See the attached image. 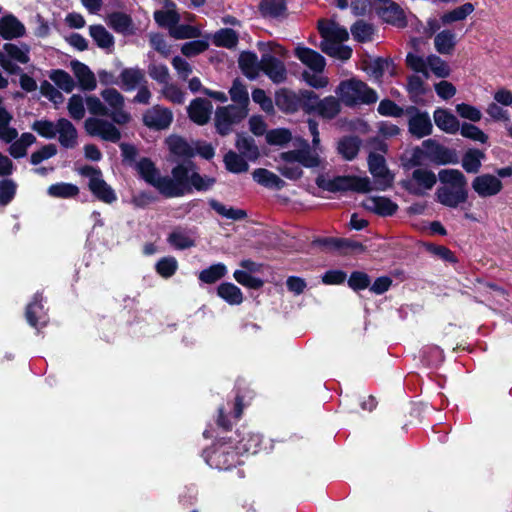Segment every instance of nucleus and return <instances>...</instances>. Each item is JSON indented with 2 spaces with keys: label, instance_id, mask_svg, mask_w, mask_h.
<instances>
[{
  "label": "nucleus",
  "instance_id": "obj_4",
  "mask_svg": "<svg viewBox=\"0 0 512 512\" xmlns=\"http://www.w3.org/2000/svg\"><path fill=\"white\" fill-rule=\"evenodd\" d=\"M316 185L320 189L331 193L352 191L364 194L374 190V187L368 177L356 175H339L332 179H326L323 176H318L316 178Z\"/></svg>",
  "mask_w": 512,
  "mask_h": 512
},
{
  "label": "nucleus",
  "instance_id": "obj_30",
  "mask_svg": "<svg viewBox=\"0 0 512 512\" xmlns=\"http://www.w3.org/2000/svg\"><path fill=\"white\" fill-rule=\"evenodd\" d=\"M166 7H172V9L167 10H156L153 14L155 22L158 26L162 28H167L169 30V34L171 33V29H174L176 24L180 22V14L176 11L175 3L171 0H166Z\"/></svg>",
  "mask_w": 512,
  "mask_h": 512
},
{
  "label": "nucleus",
  "instance_id": "obj_12",
  "mask_svg": "<svg viewBox=\"0 0 512 512\" xmlns=\"http://www.w3.org/2000/svg\"><path fill=\"white\" fill-rule=\"evenodd\" d=\"M422 147L427 151V159L437 165L457 164L458 157L454 149L445 147L434 139H426Z\"/></svg>",
  "mask_w": 512,
  "mask_h": 512
},
{
  "label": "nucleus",
  "instance_id": "obj_21",
  "mask_svg": "<svg viewBox=\"0 0 512 512\" xmlns=\"http://www.w3.org/2000/svg\"><path fill=\"white\" fill-rule=\"evenodd\" d=\"M295 56L315 73H321L325 69L326 60L316 50L308 47H297Z\"/></svg>",
  "mask_w": 512,
  "mask_h": 512
},
{
  "label": "nucleus",
  "instance_id": "obj_61",
  "mask_svg": "<svg viewBox=\"0 0 512 512\" xmlns=\"http://www.w3.org/2000/svg\"><path fill=\"white\" fill-rule=\"evenodd\" d=\"M201 35V30L189 24H176L174 29H171L170 36L174 39H195Z\"/></svg>",
  "mask_w": 512,
  "mask_h": 512
},
{
  "label": "nucleus",
  "instance_id": "obj_2",
  "mask_svg": "<svg viewBox=\"0 0 512 512\" xmlns=\"http://www.w3.org/2000/svg\"><path fill=\"white\" fill-rule=\"evenodd\" d=\"M202 455L211 468L219 471H229L244 464L233 437H219Z\"/></svg>",
  "mask_w": 512,
  "mask_h": 512
},
{
  "label": "nucleus",
  "instance_id": "obj_56",
  "mask_svg": "<svg viewBox=\"0 0 512 512\" xmlns=\"http://www.w3.org/2000/svg\"><path fill=\"white\" fill-rule=\"evenodd\" d=\"M292 139V133L287 128L271 129L266 133V141L269 145L283 146Z\"/></svg>",
  "mask_w": 512,
  "mask_h": 512
},
{
  "label": "nucleus",
  "instance_id": "obj_53",
  "mask_svg": "<svg viewBox=\"0 0 512 512\" xmlns=\"http://www.w3.org/2000/svg\"><path fill=\"white\" fill-rule=\"evenodd\" d=\"M406 90L410 99L417 103L416 97L426 95L429 91L423 79L418 75H410L407 77Z\"/></svg>",
  "mask_w": 512,
  "mask_h": 512
},
{
  "label": "nucleus",
  "instance_id": "obj_35",
  "mask_svg": "<svg viewBox=\"0 0 512 512\" xmlns=\"http://www.w3.org/2000/svg\"><path fill=\"white\" fill-rule=\"evenodd\" d=\"M341 100L334 96H327L323 99H319L318 108L316 111V115L324 118V119H333L335 118L341 111Z\"/></svg>",
  "mask_w": 512,
  "mask_h": 512
},
{
  "label": "nucleus",
  "instance_id": "obj_31",
  "mask_svg": "<svg viewBox=\"0 0 512 512\" xmlns=\"http://www.w3.org/2000/svg\"><path fill=\"white\" fill-rule=\"evenodd\" d=\"M362 141L357 135L343 136L338 141L337 151L346 161L354 160L360 151Z\"/></svg>",
  "mask_w": 512,
  "mask_h": 512
},
{
  "label": "nucleus",
  "instance_id": "obj_45",
  "mask_svg": "<svg viewBox=\"0 0 512 512\" xmlns=\"http://www.w3.org/2000/svg\"><path fill=\"white\" fill-rule=\"evenodd\" d=\"M48 194L55 198H74L79 194V187L72 183L59 182L48 187Z\"/></svg>",
  "mask_w": 512,
  "mask_h": 512
},
{
  "label": "nucleus",
  "instance_id": "obj_1",
  "mask_svg": "<svg viewBox=\"0 0 512 512\" xmlns=\"http://www.w3.org/2000/svg\"><path fill=\"white\" fill-rule=\"evenodd\" d=\"M191 162L176 164L171 176H162L155 163L148 157H142L135 165L139 176L153 186L165 198H176L192 194L194 191L206 192L216 183L214 177L191 171Z\"/></svg>",
  "mask_w": 512,
  "mask_h": 512
},
{
  "label": "nucleus",
  "instance_id": "obj_23",
  "mask_svg": "<svg viewBox=\"0 0 512 512\" xmlns=\"http://www.w3.org/2000/svg\"><path fill=\"white\" fill-rule=\"evenodd\" d=\"M433 124L429 113L424 111L415 117L408 119V132L417 139H422L432 134Z\"/></svg>",
  "mask_w": 512,
  "mask_h": 512
},
{
  "label": "nucleus",
  "instance_id": "obj_42",
  "mask_svg": "<svg viewBox=\"0 0 512 512\" xmlns=\"http://www.w3.org/2000/svg\"><path fill=\"white\" fill-rule=\"evenodd\" d=\"M235 146L242 155L251 160H254L259 156V149L255 140L250 136H245L243 133L237 134Z\"/></svg>",
  "mask_w": 512,
  "mask_h": 512
},
{
  "label": "nucleus",
  "instance_id": "obj_43",
  "mask_svg": "<svg viewBox=\"0 0 512 512\" xmlns=\"http://www.w3.org/2000/svg\"><path fill=\"white\" fill-rule=\"evenodd\" d=\"M225 168L234 174H240L248 171L249 165L247 161L236 152L229 150L223 158Z\"/></svg>",
  "mask_w": 512,
  "mask_h": 512
},
{
  "label": "nucleus",
  "instance_id": "obj_22",
  "mask_svg": "<svg viewBox=\"0 0 512 512\" xmlns=\"http://www.w3.org/2000/svg\"><path fill=\"white\" fill-rule=\"evenodd\" d=\"M26 33L24 24L13 14L4 15L0 19V35L5 40L23 37Z\"/></svg>",
  "mask_w": 512,
  "mask_h": 512
},
{
  "label": "nucleus",
  "instance_id": "obj_38",
  "mask_svg": "<svg viewBox=\"0 0 512 512\" xmlns=\"http://www.w3.org/2000/svg\"><path fill=\"white\" fill-rule=\"evenodd\" d=\"M208 204L216 213L227 219L241 221L247 218V212L245 210L234 207H226L216 199H209Z\"/></svg>",
  "mask_w": 512,
  "mask_h": 512
},
{
  "label": "nucleus",
  "instance_id": "obj_47",
  "mask_svg": "<svg viewBox=\"0 0 512 512\" xmlns=\"http://www.w3.org/2000/svg\"><path fill=\"white\" fill-rule=\"evenodd\" d=\"M49 78L55 85L66 93H71L75 88V82L71 75L63 69H54L50 72Z\"/></svg>",
  "mask_w": 512,
  "mask_h": 512
},
{
  "label": "nucleus",
  "instance_id": "obj_63",
  "mask_svg": "<svg viewBox=\"0 0 512 512\" xmlns=\"http://www.w3.org/2000/svg\"><path fill=\"white\" fill-rule=\"evenodd\" d=\"M427 158V151L424 148L416 146L412 149L409 158H401L402 166L405 170H409L414 167H420L424 164V159Z\"/></svg>",
  "mask_w": 512,
  "mask_h": 512
},
{
  "label": "nucleus",
  "instance_id": "obj_9",
  "mask_svg": "<svg viewBox=\"0 0 512 512\" xmlns=\"http://www.w3.org/2000/svg\"><path fill=\"white\" fill-rule=\"evenodd\" d=\"M368 169L375 179V188L379 191H386L392 187L394 182V174L386 165L383 155L370 152L367 158Z\"/></svg>",
  "mask_w": 512,
  "mask_h": 512
},
{
  "label": "nucleus",
  "instance_id": "obj_39",
  "mask_svg": "<svg viewBox=\"0 0 512 512\" xmlns=\"http://www.w3.org/2000/svg\"><path fill=\"white\" fill-rule=\"evenodd\" d=\"M239 42L238 33L231 28H221L213 35V44L217 47L233 49Z\"/></svg>",
  "mask_w": 512,
  "mask_h": 512
},
{
  "label": "nucleus",
  "instance_id": "obj_52",
  "mask_svg": "<svg viewBox=\"0 0 512 512\" xmlns=\"http://www.w3.org/2000/svg\"><path fill=\"white\" fill-rule=\"evenodd\" d=\"M167 242L177 250H185L195 246V241L180 229L173 230L168 235Z\"/></svg>",
  "mask_w": 512,
  "mask_h": 512
},
{
  "label": "nucleus",
  "instance_id": "obj_57",
  "mask_svg": "<svg viewBox=\"0 0 512 512\" xmlns=\"http://www.w3.org/2000/svg\"><path fill=\"white\" fill-rule=\"evenodd\" d=\"M347 284L355 292L369 288L371 277L364 271H353L347 279Z\"/></svg>",
  "mask_w": 512,
  "mask_h": 512
},
{
  "label": "nucleus",
  "instance_id": "obj_17",
  "mask_svg": "<svg viewBox=\"0 0 512 512\" xmlns=\"http://www.w3.org/2000/svg\"><path fill=\"white\" fill-rule=\"evenodd\" d=\"M212 109L211 101L198 97L190 102L187 113L192 122L202 126L209 122Z\"/></svg>",
  "mask_w": 512,
  "mask_h": 512
},
{
  "label": "nucleus",
  "instance_id": "obj_29",
  "mask_svg": "<svg viewBox=\"0 0 512 512\" xmlns=\"http://www.w3.org/2000/svg\"><path fill=\"white\" fill-rule=\"evenodd\" d=\"M287 10L285 0H261L258 5V11L263 18H285L287 16Z\"/></svg>",
  "mask_w": 512,
  "mask_h": 512
},
{
  "label": "nucleus",
  "instance_id": "obj_5",
  "mask_svg": "<svg viewBox=\"0 0 512 512\" xmlns=\"http://www.w3.org/2000/svg\"><path fill=\"white\" fill-rule=\"evenodd\" d=\"M83 177H89L88 188L90 192L101 202L112 204L117 200L113 188L103 179L102 171L98 167L84 165L77 169Z\"/></svg>",
  "mask_w": 512,
  "mask_h": 512
},
{
  "label": "nucleus",
  "instance_id": "obj_40",
  "mask_svg": "<svg viewBox=\"0 0 512 512\" xmlns=\"http://www.w3.org/2000/svg\"><path fill=\"white\" fill-rule=\"evenodd\" d=\"M89 34L99 48L108 49L114 45L113 35L101 24L91 25Z\"/></svg>",
  "mask_w": 512,
  "mask_h": 512
},
{
  "label": "nucleus",
  "instance_id": "obj_6",
  "mask_svg": "<svg viewBox=\"0 0 512 512\" xmlns=\"http://www.w3.org/2000/svg\"><path fill=\"white\" fill-rule=\"evenodd\" d=\"M248 115V108L230 104L219 106L215 111L216 132L224 137L232 132V126L241 123Z\"/></svg>",
  "mask_w": 512,
  "mask_h": 512
},
{
  "label": "nucleus",
  "instance_id": "obj_44",
  "mask_svg": "<svg viewBox=\"0 0 512 512\" xmlns=\"http://www.w3.org/2000/svg\"><path fill=\"white\" fill-rule=\"evenodd\" d=\"M353 39L359 43L372 40L374 26L364 20H357L350 28Z\"/></svg>",
  "mask_w": 512,
  "mask_h": 512
},
{
  "label": "nucleus",
  "instance_id": "obj_36",
  "mask_svg": "<svg viewBox=\"0 0 512 512\" xmlns=\"http://www.w3.org/2000/svg\"><path fill=\"white\" fill-rule=\"evenodd\" d=\"M217 295L230 305H240L243 302L241 289L231 282L221 283L217 287Z\"/></svg>",
  "mask_w": 512,
  "mask_h": 512
},
{
  "label": "nucleus",
  "instance_id": "obj_32",
  "mask_svg": "<svg viewBox=\"0 0 512 512\" xmlns=\"http://www.w3.org/2000/svg\"><path fill=\"white\" fill-rule=\"evenodd\" d=\"M252 176L254 181L269 189L281 190L286 185L284 180L265 168L255 169L252 173Z\"/></svg>",
  "mask_w": 512,
  "mask_h": 512
},
{
  "label": "nucleus",
  "instance_id": "obj_33",
  "mask_svg": "<svg viewBox=\"0 0 512 512\" xmlns=\"http://www.w3.org/2000/svg\"><path fill=\"white\" fill-rule=\"evenodd\" d=\"M43 314V294L38 291L34 294L32 301L26 306L25 317L31 327L37 328Z\"/></svg>",
  "mask_w": 512,
  "mask_h": 512
},
{
  "label": "nucleus",
  "instance_id": "obj_15",
  "mask_svg": "<svg viewBox=\"0 0 512 512\" xmlns=\"http://www.w3.org/2000/svg\"><path fill=\"white\" fill-rule=\"evenodd\" d=\"M473 190L482 198L491 197L501 192V180L492 174H482L472 181Z\"/></svg>",
  "mask_w": 512,
  "mask_h": 512
},
{
  "label": "nucleus",
  "instance_id": "obj_54",
  "mask_svg": "<svg viewBox=\"0 0 512 512\" xmlns=\"http://www.w3.org/2000/svg\"><path fill=\"white\" fill-rule=\"evenodd\" d=\"M177 269L178 261L173 256L162 257L155 264V271L159 276L165 279L172 277Z\"/></svg>",
  "mask_w": 512,
  "mask_h": 512
},
{
  "label": "nucleus",
  "instance_id": "obj_19",
  "mask_svg": "<svg viewBox=\"0 0 512 512\" xmlns=\"http://www.w3.org/2000/svg\"><path fill=\"white\" fill-rule=\"evenodd\" d=\"M299 92L280 88L275 92V105L280 111L286 114H294L299 111L300 106Z\"/></svg>",
  "mask_w": 512,
  "mask_h": 512
},
{
  "label": "nucleus",
  "instance_id": "obj_41",
  "mask_svg": "<svg viewBox=\"0 0 512 512\" xmlns=\"http://www.w3.org/2000/svg\"><path fill=\"white\" fill-rule=\"evenodd\" d=\"M438 177L441 183L450 184L452 188L467 189V179L457 169H443L439 172Z\"/></svg>",
  "mask_w": 512,
  "mask_h": 512
},
{
  "label": "nucleus",
  "instance_id": "obj_26",
  "mask_svg": "<svg viewBox=\"0 0 512 512\" xmlns=\"http://www.w3.org/2000/svg\"><path fill=\"white\" fill-rule=\"evenodd\" d=\"M238 66L244 76L254 80L259 76L261 60H258L255 52L242 51L238 58Z\"/></svg>",
  "mask_w": 512,
  "mask_h": 512
},
{
  "label": "nucleus",
  "instance_id": "obj_48",
  "mask_svg": "<svg viewBox=\"0 0 512 512\" xmlns=\"http://www.w3.org/2000/svg\"><path fill=\"white\" fill-rule=\"evenodd\" d=\"M227 273V267L223 263L209 266L199 273V280L206 284H213L222 279Z\"/></svg>",
  "mask_w": 512,
  "mask_h": 512
},
{
  "label": "nucleus",
  "instance_id": "obj_25",
  "mask_svg": "<svg viewBox=\"0 0 512 512\" xmlns=\"http://www.w3.org/2000/svg\"><path fill=\"white\" fill-rule=\"evenodd\" d=\"M58 141L65 149H73L77 146L78 132L73 123L66 118L58 119Z\"/></svg>",
  "mask_w": 512,
  "mask_h": 512
},
{
  "label": "nucleus",
  "instance_id": "obj_28",
  "mask_svg": "<svg viewBox=\"0 0 512 512\" xmlns=\"http://www.w3.org/2000/svg\"><path fill=\"white\" fill-rule=\"evenodd\" d=\"M433 117L436 126L446 133L455 134L460 129L459 120L448 109L437 108Z\"/></svg>",
  "mask_w": 512,
  "mask_h": 512
},
{
  "label": "nucleus",
  "instance_id": "obj_60",
  "mask_svg": "<svg viewBox=\"0 0 512 512\" xmlns=\"http://www.w3.org/2000/svg\"><path fill=\"white\" fill-rule=\"evenodd\" d=\"M233 277L239 284L250 289L257 290L262 288L264 285V281L261 278L255 277L244 270H235Z\"/></svg>",
  "mask_w": 512,
  "mask_h": 512
},
{
  "label": "nucleus",
  "instance_id": "obj_10",
  "mask_svg": "<svg viewBox=\"0 0 512 512\" xmlns=\"http://www.w3.org/2000/svg\"><path fill=\"white\" fill-rule=\"evenodd\" d=\"M84 129L91 137H100L104 141L117 143L121 139L120 130L107 120L89 117L84 122Z\"/></svg>",
  "mask_w": 512,
  "mask_h": 512
},
{
  "label": "nucleus",
  "instance_id": "obj_62",
  "mask_svg": "<svg viewBox=\"0 0 512 512\" xmlns=\"http://www.w3.org/2000/svg\"><path fill=\"white\" fill-rule=\"evenodd\" d=\"M460 134L467 139L478 141L482 144L487 143L488 136L476 125L463 122L460 126Z\"/></svg>",
  "mask_w": 512,
  "mask_h": 512
},
{
  "label": "nucleus",
  "instance_id": "obj_46",
  "mask_svg": "<svg viewBox=\"0 0 512 512\" xmlns=\"http://www.w3.org/2000/svg\"><path fill=\"white\" fill-rule=\"evenodd\" d=\"M299 99V110L308 115L316 114L320 98L314 91L299 90Z\"/></svg>",
  "mask_w": 512,
  "mask_h": 512
},
{
  "label": "nucleus",
  "instance_id": "obj_24",
  "mask_svg": "<svg viewBox=\"0 0 512 512\" xmlns=\"http://www.w3.org/2000/svg\"><path fill=\"white\" fill-rule=\"evenodd\" d=\"M72 71L78 81L79 87L83 91H93L97 87V80L91 69L84 63L71 61Z\"/></svg>",
  "mask_w": 512,
  "mask_h": 512
},
{
  "label": "nucleus",
  "instance_id": "obj_14",
  "mask_svg": "<svg viewBox=\"0 0 512 512\" xmlns=\"http://www.w3.org/2000/svg\"><path fill=\"white\" fill-rule=\"evenodd\" d=\"M260 67V71L267 75L274 83L278 84L286 80L287 71L284 63L270 52L262 54Z\"/></svg>",
  "mask_w": 512,
  "mask_h": 512
},
{
  "label": "nucleus",
  "instance_id": "obj_59",
  "mask_svg": "<svg viewBox=\"0 0 512 512\" xmlns=\"http://www.w3.org/2000/svg\"><path fill=\"white\" fill-rule=\"evenodd\" d=\"M423 246L425 250L434 256H437L438 258L442 259L445 262L449 263H457V258L455 254L446 246L443 245H437L430 242L423 243Z\"/></svg>",
  "mask_w": 512,
  "mask_h": 512
},
{
  "label": "nucleus",
  "instance_id": "obj_50",
  "mask_svg": "<svg viewBox=\"0 0 512 512\" xmlns=\"http://www.w3.org/2000/svg\"><path fill=\"white\" fill-rule=\"evenodd\" d=\"M231 100L235 102L238 107L248 108L249 95L246 86L239 78L233 81L232 87L229 90Z\"/></svg>",
  "mask_w": 512,
  "mask_h": 512
},
{
  "label": "nucleus",
  "instance_id": "obj_34",
  "mask_svg": "<svg viewBox=\"0 0 512 512\" xmlns=\"http://www.w3.org/2000/svg\"><path fill=\"white\" fill-rule=\"evenodd\" d=\"M485 153L477 148H469L462 157V167L467 173H478Z\"/></svg>",
  "mask_w": 512,
  "mask_h": 512
},
{
  "label": "nucleus",
  "instance_id": "obj_7",
  "mask_svg": "<svg viewBox=\"0 0 512 512\" xmlns=\"http://www.w3.org/2000/svg\"><path fill=\"white\" fill-rule=\"evenodd\" d=\"M164 143L169 151L172 162H176V164L191 162L194 165L191 167V171L199 173L198 165L192 160L194 158L193 146L184 137L171 134L165 138Z\"/></svg>",
  "mask_w": 512,
  "mask_h": 512
},
{
  "label": "nucleus",
  "instance_id": "obj_58",
  "mask_svg": "<svg viewBox=\"0 0 512 512\" xmlns=\"http://www.w3.org/2000/svg\"><path fill=\"white\" fill-rule=\"evenodd\" d=\"M17 192V184L8 178L0 180V206L5 207L12 202Z\"/></svg>",
  "mask_w": 512,
  "mask_h": 512
},
{
  "label": "nucleus",
  "instance_id": "obj_49",
  "mask_svg": "<svg viewBox=\"0 0 512 512\" xmlns=\"http://www.w3.org/2000/svg\"><path fill=\"white\" fill-rule=\"evenodd\" d=\"M109 26L118 33H125L132 25L133 21L130 15L124 12H113L108 16Z\"/></svg>",
  "mask_w": 512,
  "mask_h": 512
},
{
  "label": "nucleus",
  "instance_id": "obj_20",
  "mask_svg": "<svg viewBox=\"0 0 512 512\" xmlns=\"http://www.w3.org/2000/svg\"><path fill=\"white\" fill-rule=\"evenodd\" d=\"M436 198L439 203L449 208H456L459 204L468 199L467 189L439 187L436 191Z\"/></svg>",
  "mask_w": 512,
  "mask_h": 512
},
{
  "label": "nucleus",
  "instance_id": "obj_55",
  "mask_svg": "<svg viewBox=\"0 0 512 512\" xmlns=\"http://www.w3.org/2000/svg\"><path fill=\"white\" fill-rule=\"evenodd\" d=\"M58 121L56 123L48 119L36 120L32 123L31 129L39 136L46 139H53L57 135Z\"/></svg>",
  "mask_w": 512,
  "mask_h": 512
},
{
  "label": "nucleus",
  "instance_id": "obj_37",
  "mask_svg": "<svg viewBox=\"0 0 512 512\" xmlns=\"http://www.w3.org/2000/svg\"><path fill=\"white\" fill-rule=\"evenodd\" d=\"M434 46L440 54H451L456 46L455 33L448 29L439 32L434 38Z\"/></svg>",
  "mask_w": 512,
  "mask_h": 512
},
{
  "label": "nucleus",
  "instance_id": "obj_51",
  "mask_svg": "<svg viewBox=\"0 0 512 512\" xmlns=\"http://www.w3.org/2000/svg\"><path fill=\"white\" fill-rule=\"evenodd\" d=\"M474 11V5L467 2L441 16L443 24H450L456 21H462L466 19Z\"/></svg>",
  "mask_w": 512,
  "mask_h": 512
},
{
  "label": "nucleus",
  "instance_id": "obj_3",
  "mask_svg": "<svg viewBox=\"0 0 512 512\" xmlns=\"http://www.w3.org/2000/svg\"><path fill=\"white\" fill-rule=\"evenodd\" d=\"M335 92L347 107H355L360 104L371 105L378 100L377 92L357 78L341 81Z\"/></svg>",
  "mask_w": 512,
  "mask_h": 512
},
{
  "label": "nucleus",
  "instance_id": "obj_11",
  "mask_svg": "<svg viewBox=\"0 0 512 512\" xmlns=\"http://www.w3.org/2000/svg\"><path fill=\"white\" fill-rule=\"evenodd\" d=\"M381 5H375L374 9L377 16L385 23L399 29H404L408 25V20L404 9L393 0H383Z\"/></svg>",
  "mask_w": 512,
  "mask_h": 512
},
{
  "label": "nucleus",
  "instance_id": "obj_18",
  "mask_svg": "<svg viewBox=\"0 0 512 512\" xmlns=\"http://www.w3.org/2000/svg\"><path fill=\"white\" fill-rule=\"evenodd\" d=\"M236 437L233 440L236 442L242 457L245 455H254L261 449L263 439L260 434L253 432H235Z\"/></svg>",
  "mask_w": 512,
  "mask_h": 512
},
{
  "label": "nucleus",
  "instance_id": "obj_16",
  "mask_svg": "<svg viewBox=\"0 0 512 512\" xmlns=\"http://www.w3.org/2000/svg\"><path fill=\"white\" fill-rule=\"evenodd\" d=\"M362 206L381 217L393 216L398 210L397 203L385 196H370L363 202Z\"/></svg>",
  "mask_w": 512,
  "mask_h": 512
},
{
  "label": "nucleus",
  "instance_id": "obj_8",
  "mask_svg": "<svg viewBox=\"0 0 512 512\" xmlns=\"http://www.w3.org/2000/svg\"><path fill=\"white\" fill-rule=\"evenodd\" d=\"M437 182V176L432 170L417 168L412 172L411 179L401 180V187L414 196H424L426 190H431Z\"/></svg>",
  "mask_w": 512,
  "mask_h": 512
},
{
  "label": "nucleus",
  "instance_id": "obj_64",
  "mask_svg": "<svg viewBox=\"0 0 512 512\" xmlns=\"http://www.w3.org/2000/svg\"><path fill=\"white\" fill-rule=\"evenodd\" d=\"M208 48L209 43L207 40L195 39L184 43L181 47V52L186 57H194L203 53Z\"/></svg>",
  "mask_w": 512,
  "mask_h": 512
},
{
  "label": "nucleus",
  "instance_id": "obj_27",
  "mask_svg": "<svg viewBox=\"0 0 512 512\" xmlns=\"http://www.w3.org/2000/svg\"><path fill=\"white\" fill-rule=\"evenodd\" d=\"M143 83H147V80L143 70L138 67L124 68L119 75V86L126 92L135 90Z\"/></svg>",
  "mask_w": 512,
  "mask_h": 512
},
{
  "label": "nucleus",
  "instance_id": "obj_13",
  "mask_svg": "<svg viewBox=\"0 0 512 512\" xmlns=\"http://www.w3.org/2000/svg\"><path fill=\"white\" fill-rule=\"evenodd\" d=\"M142 121L149 129L155 131L165 130L173 121V113L169 108L155 105L143 113Z\"/></svg>",
  "mask_w": 512,
  "mask_h": 512
}]
</instances>
